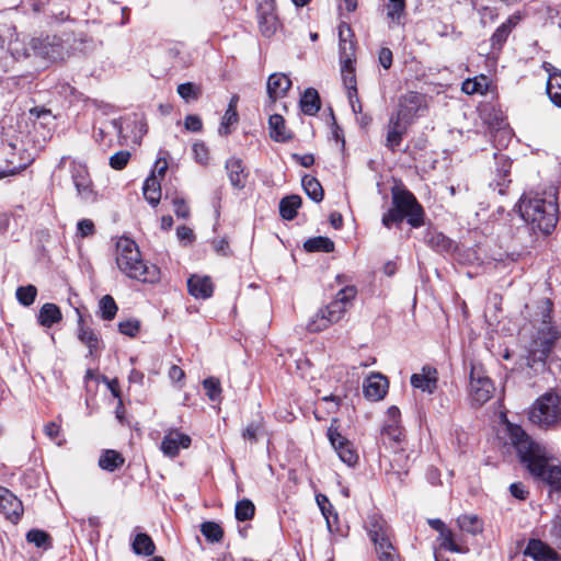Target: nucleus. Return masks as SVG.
<instances>
[{
  "instance_id": "1",
  "label": "nucleus",
  "mask_w": 561,
  "mask_h": 561,
  "mask_svg": "<svg viewBox=\"0 0 561 561\" xmlns=\"http://www.w3.org/2000/svg\"><path fill=\"white\" fill-rule=\"evenodd\" d=\"M507 433L520 466L531 479L551 491L561 492V462L542 444L534 440L522 426L510 423Z\"/></svg>"
},
{
  "instance_id": "2",
  "label": "nucleus",
  "mask_w": 561,
  "mask_h": 561,
  "mask_svg": "<svg viewBox=\"0 0 561 561\" xmlns=\"http://www.w3.org/2000/svg\"><path fill=\"white\" fill-rule=\"evenodd\" d=\"M552 309L553 302L549 298L538 299L531 306L530 321L537 330L527 347L526 365L536 373L546 369L547 358L560 337L551 321Z\"/></svg>"
},
{
  "instance_id": "3",
  "label": "nucleus",
  "mask_w": 561,
  "mask_h": 561,
  "mask_svg": "<svg viewBox=\"0 0 561 561\" xmlns=\"http://www.w3.org/2000/svg\"><path fill=\"white\" fill-rule=\"evenodd\" d=\"M557 195V188L551 186L543 193H529L520 197L518 211L534 231L549 234L556 229L559 220Z\"/></svg>"
},
{
  "instance_id": "4",
  "label": "nucleus",
  "mask_w": 561,
  "mask_h": 561,
  "mask_svg": "<svg viewBox=\"0 0 561 561\" xmlns=\"http://www.w3.org/2000/svg\"><path fill=\"white\" fill-rule=\"evenodd\" d=\"M116 264L127 277L153 284L160 279V270L157 265L141 260L137 243L126 237L116 242Z\"/></svg>"
},
{
  "instance_id": "5",
  "label": "nucleus",
  "mask_w": 561,
  "mask_h": 561,
  "mask_svg": "<svg viewBox=\"0 0 561 561\" xmlns=\"http://www.w3.org/2000/svg\"><path fill=\"white\" fill-rule=\"evenodd\" d=\"M392 207L383 214L381 222L386 228L400 225L404 219L412 228L424 225L425 213L416 197L407 188L393 187Z\"/></svg>"
},
{
  "instance_id": "6",
  "label": "nucleus",
  "mask_w": 561,
  "mask_h": 561,
  "mask_svg": "<svg viewBox=\"0 0 561 561\" xmlns=\"http://www.w3.org/2000/svg\"><path fill=\"white\" fill-rule=\"evenodd\" d=\"M529 420L543 430L561 425V394L546 393L540 397L529 412Z\"/></svg>"
},
{
  "instance_id": "7",
  "label": "nucleus",
  "mask_w": 561,
  "mask_h": 561,
  "mask_svg": "<svg viewBox=\"0 0 561 561\" xmlns=\"http://www.w3.org/2000/svg\"><path fill=\"white\" fill-rule=\"evenodd\" d=\"M32 53L48 61L64 60L70 56L69 41H65L57 35H47L45 37L31 38Z\"/></svg>"
},
{
  "instance_id": "8",
  "label": "nucleus",
  "mask_w": 561,
  "mask_h": 561,
  "mask_svg": "<svg viewBox=\"0 0 561 561\" xmlns=\"http://www.w3.org/2000/svg\"><path fill=\"white\" fill-rule=\"evenodd\" d=\"M469 378V394L472 402L479 405L488 402L492 398L495 387L483 366L472 363Z\"/></svg>"
},
{
  "instance_id": "9",
  "label": "nucleus",
  "mask_w": 561,
  "mask_h": 561,
  "mask_svg": "<svg viewBox=\"0 0 561 561\" xmlns=\"http://www.w3.org/2000/svg\"><path fill=\"white\" fill-rule=\"evenodd\" d=\"M368 535L379 554V561H396L393 546L390 541L389 527L387 523L377 517H371L368 526Z\"/></svg>"
},
{
  "instance_id": "10",
  "label": "nucleus",
  "mask_w": 561,
  "mask_h": 561,
  "mask_svg": "<svg viewBox=\"0 0 561 561\" xmlns=\"http://www.w3.org/2000/svg\"><path fill=\"white\" fill-rule=\"evenodd\" d=\"M70 174L72 183L77 190V195L85 203H93L96 199V193L93 188V182L90 178L88 168L84 163L72 160L70 163Z\"/></svg>"
},
{
  "instance_id": "11",
  "label": "nucleus",
  "mask_w": 561,
  "mask_h": 561,
  "mask_svg": "<svg viewBox=\"0 0 561 561\" xmlns=\"http://www.w3.org/2000/svg\"><path fill=\"white\" fill-rule=\"evenodd\" d=\"M328 438L344 463L350 467L357 463L358 455L353 444L339 432L337 419H332L331 425L328 428Z\"/></svg>"
},
{
  "instance_id": "12",
  "label": "nucleus",
  "mask_w": 561,
  "mask_h": 561,
  "mask_svg": "<svg viewBox=\"0 0 561 561\" xmlns=\"http://www.w3.org/2000/svg\"><path fill=\"white\" fill-rule=\"evenodd\" d=\"M346 311V307L334 299L327 307L321 308L307 324L310 332H320L329 325L339 322Z\"/></svg>"
},
{
  "instance_id": "13",
  "label": "nucleus",
  "mask_w": 561,
  "mask_h": 561,
  "mask_svg": "<svg viewBox=\"0 0 561 561\" xmlns=\"http://www.w3.org/2000/svg\"><path fill=\"white\" fill-rule=\"evenodd\" d=\"M425 108L426 96L415 91H409L399 98L396 114L413 124Z\"/></svg>"
},
{
  "instance_id": "14",
  "label": "nucleus",
  "mask_w": 561,
  "mask_h": 561,
  "mask_svg": "<svg viewBox=\"0 0 561 561\" xmlns=\"http://www.w3.org/2000/svg\"><path fill=\"white\" fill-rule=\"evenodd\" d=\"M257 1V23L260 27V32L264 37H272L278 26L279 20L276 14V3L275 0H256Z\"/></svg>"
},
{
  "instance_id": "15",
  "label": "nucleus",
  "mask_w": 561,
  "mask_h": 561,
  "mask_svg": "<svg viewBox=\"0 0 561 561\" xmlns=\"http://www.w3.org/2000/svg\"><path fill=\"white\" fill-rule=\"evenodd\" d=\"M23 512L24 508L22 501L10 490L2 486V489H0V513H2L12 524H18Z\"/></svg>"
},
{
  "instance_id": "16",
  "label": "nucleus",
  "mask_w": 561,
  "mask_h": 561,
  "mask_svg": "<svg viewBox=\"0 0 561 561\" xmlns=\"http://www.w3.org/2000/svg\"><path fill=\"white\" fill-rule=\"evenodd\" d=\"M1 161H3L5 165L0 167V180L8 175L16 174L26 168V162L22 161L20 154L16 152L15 145L11 142L3 146Z\"/></svg>"
},
{
  "instance_id": "17",
  "label": "nucleus",
  "mask_w": 561,
  "mask_h": 561,
  "mask_svg": "<svg viewBox=\"0 0 561 561\" xmlns=\"http://www.w3.org/2000/svg\"><path fill=\"white\" fill-rule=\"evenodd\" d=\"M388 390V380L381 374H371L363 383V392L370 401L381 400Z\"/></svg>"
},
{
  "instance_id": "18",
  "label": "nucleus",
  "mask_w": 561,
  "mask_h": 561,
  "mask_svg": "<svg viewBox=\"0 0 561 561\" xmlns=\"http://www.w3.org/2000/svg\"><path fill=\"white\" fill-rule=\"evenodd\" d=\"M524 554L535 561H558L559 556L550 546L540 539H529Z\"/></svg>"
},
{
  "instance_id": "19",
  "label": "nucleus",
  "mask_w": 561,
  "mask_h": 561,
  "mask_svg": "<svg viewBox=\"0 0 561 561\" xmlns=\"http://www.w3.org/2000/svg\"><path fill=\"white\" fill-rule=\"evenodd\" d=\"M494 160H495V179L491 183L492 185H495V187H499V193L504 194L505 186L511 182L508 179L512 168V160L503 154V153H494Z\"/></svg>"
},
{
  "instance_id": "20",
  "label": "nucleus",
  "mask_w": 561,
  "mask_h": 561,
  "mask_svg": "<svg viewBox=\"0 0 561 561\" xmlns=\"http://www.w3.org/2000/svg\"><path fill=\"white\" fill-rule=\"evenodd\" d=\"M411 385L424 392L433 393L437 388V370L431 366H424L421 373L411 376Z\"/></svg>"
},
{
  "instance_id": "21",
  "label": "nucleus",
  "mask_w": 561,
  "mask_h": 561,
  "mask_svg": "<svg viewBox=\"0 0 561 561\" xmlns=\"http://www.w3.org/2000/svg\"><path fill=\"white\" fill-rule=\"evenodd\" d=\"M187 289L196 299H208L213 295L214 286L209 276L192 275L187 279Z\"/></svg>"
},
{
  "instance_id": "22",
  "label": "nucleus",
  "mask_w": 561,
  "mask_h": 561,
  "mask_svg": "<svg viewBox=\"0 0 561 561\" xmlns=\"http://www.w3.org/2000/svg\"><path fill=\"white\" fill-rule=\"evenodd\" d=\"M78 339L89 350L90 356H95L100 350L101 339L99 334L90 327L84 324L83 317L78 318Z\"/></svg>"
},
{
  "instance_id": "23",
  "label": "nucleus",
  "mask_w": 561,
  "mask_h": 561,
  "mask_svg": "<svg viewBox=\"0 0 561 561\" xmlns=\"http://www.w3.org/2000/svg\"><path fill=\"white\" fill-rule=\"evenodd\" d=\"M225 168L228 173L230 184L234 188L242 190L245 186V180L248 178L243 161L240 158L231 157L226 161Z\"/></svg>"
},
{
  "instance_id": "24",
  "label": "nucleus",
  "mask_w": 561,
  "mask_h": 561,
  "mask_svg": "<svg viewBox=\"0 0 561 561\" xmlns=\"http://www.w3.org/2000/svg\"><path fill=\"white\" fill-rule=\"evenodd\" d=\"M291 87L290 79L284 73H273L267 80V94L272 102L284 96Z\"/></svg>"
},
{
  "instance_id": "25",
  "label": "nucleus",
  "mask_w": 561,
  "mask_h": 561,
  "mask_svg": "<svg viewBox=\"0 0 561 561\" xmlns=\"http://www.w3.org/2000/svg\"><path fill=\"white\" fill-rule=\"evenodd\" d=\"M62 320L60 308L53 302L44 304L37 314V322L43 328H51Z\"/></svg>"
},
{
  "instance_id": "26",
  "label": "nucleus",
  "mask_w": 561,
  "mask_h": 561,
  "mask_svg": "<svg viewBox=\"0 0 561 561\" xmlns=\"http://www.w3.org/2000/svg\"><path fill=\"white\" fill-rule=\"evenodd\" d=\"M270 137L276 142H287L293 139V134L286 128L285 119L279 114H273L268 118Z\"/></svg>"
},
{
  "instance_id": "27",
  "label": "nucleus",
  "mask_w": 561,
  "mask_h": 561,
  "mask_svg": "<svg viewBox=\"0 0 561 561\" xmlns=\"http://www.w3.org/2000/svg\"><path fill=\"white\" fill-rule=\"evenodd\" d=\"M299 104L305 115H316L321 107V100L318 91L313 88H307L300 98Z\"/></svg>"
},
{
  "instance_id": "28",
  "label": "nucleus",
  "mask_w": 561,
  "mask_h": 561,
  "mask_svg": "<svg viewBox=\"0 0 561 561\" xmlns=\"http://www.w3.org/2000/svg\"><path fill=\"white\" fill-rule=\"evenodd\" d=\"M142 194L145 199L152 206L156 207L161 199V185L160 182L152 172L145 181L142 186Z\"/></svg>"
},
{
  "instance_id": "29",
  "label": "nucleus",
  "mask_w": 561,
  "mask_h": 561,
  "mask_svg": "<svg viewBox=\"0 0 561 561\" xmlns=\"http://www.w3.org/2000/svg\"><path fill=\"white\" fill-rule=\"evenodd\" d=\"M424 241L427 245H430L434 251L439 253H447L453 249V240L446 237L444 233L428 230L424 237Z\"/></svg>"
},
{
  "instance_id": "30",
  "label": "nucleus",
  "mask_w": 561,
  "mask_h": 561,
  "mask_svg": "<svg viewBox=\"0 0 561 561\" xmlns=\"http://www.w3.org/2000/svg\"><path fill=\"white\" fill-rule=\"evenodd\" d=\"M301 202V197L296 194L283 197L279 202L280 217L285 220H293L297 216Z\"/></svg>"
},
{
  "instance_id": "31",
  "label": "nucleus",
  "mask_w": 561,
  "mask_h": 561,
  "mask_svg": "<svg viewBox=\"0 0 561 561\" xmlns=\"http://www.w3.org/2000/svg\"><path fill=\"white\" fill-rule=\"evenodd\" d=\"M124 465L123 456L113 449H106L99 458V466L101 469L114 472Z\"/></svg>"
},
{
  "instance_id": "32",
  "label": "nucleus",
  "mask_w": 561,
  "mask_h": 561,
  "mask_svg": "<svg viewBox=\"0 0 561 561\" xmlns=\"http://www.w3.org/2000/svg\"><path fill=\"white\" fill-rule=\"evenodd\" d=\"M301 185L305 193L311 201L320 203L323 199L324 192L322 185L314 176L308 174L304 175L301 179Z\"/></svg>"
},
{
  "instance_id": "33",
  "label": "nucleus",
  "mask_w": 561,
  "mask_h": 561,
  "mask_svg": "<svg viewBox=\"0 0 561 561\" xmlns=\"http://www.w3.org/2000/svg\"><path fill=\"white\" fill-rule=\"evenodd\" d=\"M134 553L138 556H152L156 551V545L151 537L145 533H139L135 536L131 543Z\"/></svg>"
},
{
  "instance_id": "34",
  "label": "nucleus",
  "mask_w": 561,
  "mask_h": 561,
  "mask_svg": "<svg viewBox=\"0 0 561 561\" xmlns=\"http://www.w3.org/2000/svg\"><path fill=\"white\" fill-rule=\"evenodd\" d=\"M345 30L351 35L350 25H347L346 23H341L339 26V37H340L339 54H340V58L346 57V61H348L350 57L355 56V44L353 41L347 39L344 36Z\"/></svg>"
},
{
  "instance_id": "35",
  "label": "nucleus",
  "mask_w": 561,
  "mask_h": 561,
  "mask_svg": "<svg viewBox=\"0 0 561 561\" xmlns=\"http://www.w3.org/2000/svg\"><path fill=\"white\" fill-rule=\"evenodd\" d=\"M304 249L307 252L330 253L334 251V242L328 237H313L305 241Z\"/></svg>"
},
{
  "instance_id": "36",
  "label": "nucleus",
  "mask_w": 561,
  "mask_h": 561,
  "mask_svg": "<svg viewBox=\"0 0 561 561\" xmlns=\"http://www.w3.org/2000/svg\"><path fill=\"white\" fill-rule=\"evenodd\" d=\"M547 94L556 106L561 107V71L549 75Z\"/></svg>"
},
{
  "instance_id": "37",
  "label": "nucleus",
  "mask_w": 561,
  "mask_h": 561,
  "mask_svg": "<svg viewBox=\"0 0 561 561\" xmlns=\"http://www.w3.org/2000/svg\"><path fill=\"white\" fill-rule=\"evenodd\" d=\"M8 50L15 60H22L34 56L31 48V41L28 43L15 38L9 42Z\"/></svg>"
},
{
  "instance_id": "38",
  "label": "nucleus",
  "mask_w": 561,
  "mask_h": 561,
  "mask_svg": "<svg viewBox=\"0 0 561 561\" xmlns=\"http://www.w3.org/2000/svg\"><path fill=\"white\" fill-rule=\"evenodd\" d=\"M386 8L390 23L396 25L402 24L401 20L405 12V0H388Z\"/></svg>"
},
{
  "instance_id": "39",
  "label": "nucleus",
  "mask_w": 561,
  "mask_h": 561,
  "mask_svg": "<svg viewBox=\"0 0 561 561\" xmlns=\"http://www.w3.org/2000/svg\"><path fill=\"white\" fill-rule=\"evenodd\" d=\"M26 540L30 543H33L37 548H42L44 550H48L51 548V537L48 533L42 529H31L26 534Z\"/></svg>"
},
{
  "instance_id": "40",
  "label": "nucleus",
  "mask_w": 561,
  "mask_h": 561,
  "mask_svg": "<svg viewBox=\"0 0 561 561\" xmlns=\"http://www.w3.org/2000/svg\"><path fill=\"white\" fill-rule=\"evenodd\" d=\"M514 26L515 22L513 18H510L502 23L491 36L492 47H501L506 42Z\"/></svg>"
},
{
  "instance_id": "41",
  "label": "nucleus",
  "mask_w": 561,
  "mask_h": 561,
  "mask_svg": "<svg viewBox=\"0 0 561 561\" xmlns=\"http://www.w3.org/2000/svg\"><path fill=\"white\" fill-rule=\"evenodd\" d=\"M101 318L111 321L115 318L118 307L111 295L103 296L99 301Z\"/></svg>"
},
{
  "instance_id": "42",
  "label": "nucleus",
  "mask_w": 561,
  "mask_h": 561,
  "mask_svg": "<svg viewBox=\"0 0 561 561\" xmlns=\"http://www.w3.org/2000/svg\"><path fill=\"white\" fill-rule=\"evenodd\" d=\"M255 506L252 501L243 499L237 502L234 516L239 522H247L253 518Z\"/></svg>"
},
{
  "instance_id": "43",
  "label": "nucleus",
  "mask_w": 561,
  "mask_h": 561,
  "mask_svg": "<svg viewBox=\"0 0 561 561\" xmlns=\"http://www.w3.org/2000/svg\"><path fill=\"white\" fill-rule=\"evenodd\" d=\"M201 531L206 540L210 542H219L224 537L222 528L215 522H204L201 525Z\"/></svg>"
},
{
  "instance_id": "44",
  "label": "nucleus",
  "mask_w": 561,
  "mask_h": 561,
  "mask_svg": "<svg viewBox=\"0 0 561 561\" xmlns=\"http://www.w3.org/2000/svg\"><path fill=\"white\" fill-rule=\"evenodd\" d=\"M457 524L461 530L469 534H478L482 530V524L476 515H460Z\"/></svg>"
},
{
  "instance_id": "45",
  "label": "nucleus",
  "mask_w": 561,
  "mask_h": 561,
  "mask_svg": "<svg viewBox=\"0 0 561 561\" xmlns=\"http://www.w3.org/2000/svg\"><path fill=\"white\" fill-rule=\"evenodd\" d=\"M176 91L186 103L197 101L202 93L201 88L193 82L179 84Z\"/></svg>"
},
{
  "instance_id": "46",
  "label": "nucleus",
  "mask_w": 561,
  "mask_h": 561,
  "mask_svg": "<svg viewBox=\"0 0 561 561\" xmlns=\"http://www.w3.org/2000/svg\"><path fill=\"white\" fill-rule=\"evenodd\" d=\"M15 295L18 301L22 306L28 307L35 301L37 289L34 285L20 286L18 287Z\"/></svg>"
},
{
  "instance_id": "47",
  "label": "nucleus",
  "mask_w": 561,
  "mask_h": 561,
  "mask_svg": "<svg viewBox=\"0 0 561 561\" xmlns=\"http://www.w3.org/2000/svg\"><path fill=\"white\" fill-rule=\"evenodd\" d=\"M402 437L403 431L399 423H388L383 425L381 430V438L383 442L388 439L389 442L399 444Z\"/></svg>"
},
{
  "instance_id": "48",
  "label": "nucleus",
  "mask_w": 561,
  "mask_h": 561,
  "mask_svg": "<svg viewBox=\"0 0 561 561\" xmlns=\"http://www.w3.org/2000/svg\"><path fill=\"white\" fill-rule=\"evenodd\" d=\"M236 96L231 99L228 108L222 117L221 127L219 128V133L224 135H228L229 131V125L236 123L238 121V113L236 110Z\"/></svg>"
},
{
  "instance_id": "49",
  "label": "nucleus",
  "mask_w": 561,
  "mask_h": 561,
  "mask_svg": "<svg viewBox=\"0 0 561 561\" xmlns=\"http://www.w3.org/2000/svg\"><path fill=\"white\" fill-rule=\"evenodd\" d=\"M203 388L210 401H219L221 394L220 381L216 377H208L203 381Z\"/></svg>"
},
{
  "instance_id": "50",
  "label": "nucleus",
  "mask_w": 561,
  "mask_h": 561,
  "mask_svg": "<svg viewBox=\"0 0 561 561\" xmlns=\"http://www.w3.org/2000/svg\"><path fill=\"white\" fill-rule=\"evenodd\" d=\"M411 125L412 123L393 113L389 118L387 129L397 131L404 136L408 133V129Z\"/></svg>"
},
{
  "instance_id": "51",
  "label": "nucleus",
  "mask_w": 561,
  "mask_h": 561,
  "mask_svg": "<svg viewBox=\"0 0 561 561\" xmlns=\"http://www.w3.org/2000/svg\"><path fill=\"white\" fill-rule=\"evenodd\" d=\"M161 450L169 457H175L179 454L180 447L173 431L163 437L161 443Z\"/></svg>"
},
{
  "instance_id": "52",
  "label": "nucleus",
  "mask_w": 561,
  "mask_h": 561,
  "mask_svg": "<svg viewBox=\"0 0 561 561\" xmlns=\"http://www.w3.org/2000/svg\"><path fill=\"white\" fill-rule=\"evenodd\" d=\"M130 152L128 150H119L110 157L108 164L114 170H123L130 160Z\"/></svg>"
},
{
  "instance_id": "53",
  "label": "nucleus",
  "mask_w": 561,
  "mask_h": 561,
  "mask_svg": "<svg viewBox=\"0 0 561 561\" xmlns=\"http://www.w3.org/2000/svg\"><path fill=\"white\" fill-rule=\"evenodd\" d=\"M439 539L442 540L440 548L453 552L461 551L459 546L455 542L454 535L450 529H447L445 533L439 535Z\"/></svg>"
},
{
  "instance_id": "54",
  "label": "nucleus",
  "mask_w": 561,
  "mask_h": 561,
  "mask_svg": "<svg viewBox=\"0 0 561 561\" xmlns=\"http://www.w3.org/2000/svg\"><path fill=\"white\" fill-rule=\"evenodd\" d=\"M356 295L357 289L355 286H345L337 291L335 299L346 307L356 297Z\"/></svg>"
},
{
  "instance_id": "55",
  "label": "nucleus",
  "mask_w": 561,
  "mask_h": 561,
  "mask_svg": "<svg viewBox=\"0 0 561 561\" xmlns=\"http://www.w3.org/2000/svg\"><path fill=\"white\" fill-rule=\"evenodd\" d=\"M118 331L124 335L134 337L139 332V322L137 320L121 321Z\"/></svg>"
},
{
  "instance_id": "56",
  "label": "nucleus",
  "mask_w": 561,
  "mask_h": 561,
  "mask_svg": "<svg viewBox=\"0 0 561 561\" xmlns=\"http://www.w3.org/2000/svg\"><path fill=\"white\" fill-rule=\"evenodd\" d=\"M262 425L259 421H251L242 431V438L255 443L257 440V433Z\"/></svg>"
},
{
  "instance_id": "57",
  "label": "nucleus",
  "mask_w": 561,
  "mask_h": 561,
  "mask_svg": "<svg viewBox=\"0 0 561 561\" xmlns=\"http://www.w3.org/2000/svg\"><path fill=\"white\" fill-rule=\"evenodd\" d=\"M317 503H318L323 516L327 519V526H328L329 531H332V525H331V520L329 517V513L331 514V510H332L331 503L329 502L328 497L322 494L317 495Z\"/></svg>"
},
{
  "instance_id": "58",
  "label": "nucleus",
  "mask_w": 561,
  "mask_h": 561,
  "mask_svg": "<svg viewBox=\"0 0 561 561\" xmlns=\"http://www.w3.org/2000/svg\"><path fill=\"white\" fill-rule=\"evenodd\" d=\"M192 150H193V154H194L196 162H198L199 164H203V165L207 164L208 149L203 142H195L193 145Z\"/></svg>"
},
{
  "instance_id": "59",
  "label": "nucleus",
  "mask_w": 561,
  "mask_h": 561,
  "mask_svg": "<svg viewBox=\"0 0 561 561\" xmlns=\"http://www.w3.org/2000/svg\"><path fill=\"white\" fill-rule=\"evenodd\" d=\"M403 137V135L397 131L387 129L385 147H387L390 151L394 152L396 149L401 145Z\"/></svg>"
},
{
  "instance_id": "60",
  "label": "nucleus",
  "mask_w": 561,
  "mask_h": 561,
  "mask_svg": "<svg viewBox=\"0 0 561 561\" xmlns=\"http://www.w3.org/2000/svg\"><path fill=\"white\" fill-rule=\"evenodd\" d=\"M184 127L192 133H198L203 129V122L199 116L190 114L184 119Z\"/></svg>"
},
{
  "instance_id": "61",
  "label": "nucleus",
  "mask_w": 561,
  "mask_h": 561,
  "mask_svg": "<svg viewBox=\"0 0 561 561\" xmlns=\"http://www.w3.org/2000/svg\"><path fill=\"white\" fill-rule=\"evenodd\" d=\"M174 213L179 218H187L190 216V207L183 198L173 199Z\"/></svg>"
},
{
  "instance_id": "62",
  "label": "nucleus",
  "mask_w": 561,
  "mask_h": 561,
  "mask_svg": "<svg viewBox=\"0 0 561 561\" xmlns=\"http://www.w3.org/2000/svg\"><path fill=\"white\" fill-rule=\"evenodd\" d=\"M379 64L386 69H390L393 61V55L390 48L382 47L378 54Z\"/></svg>"
},
{
  "instance_id": "63",
  "label": "nucleus",
  "mask_w": 561,
  "mask_h": 561,
  "mask_svg": "<svg viewBox=\"0 0 561 561\" xmlns=\"http://www.w3.org/2000/svg\"><path fill=\"white\" fill-rule=\"evenodd\" d=\"M510 492L512 496L517 500L524 501L528 496L529 492L522 482H514L510 485Z\"/></svg>"
},
{
  "instance_id": "64",
  "label": "nucleus",
  "mask_w": 561,
  "mask_h": 561,
  "mask_svg": "<svg viewBox=\"0 0 561 561\" xmlns=\"http://www.w3.org/2000/svg\"><path fill=\"white\" fill-rule=\"evenodd\" d=\"M77 229L81 237H89L94 232V224L90 219H81L77 224Z\"/></svg>"
}]
</instances>
